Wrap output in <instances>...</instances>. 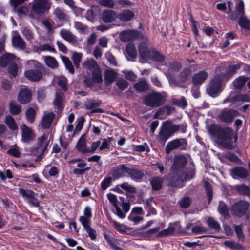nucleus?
Instances as JSON below:
<instances>
[{
    "instance_id": "f257e3e1",
    "label": "nucleus",
    "mask_w": 250,
    "mask_h": 250,
    "mask_svg": "<svg viewBox=\"0 0 250 250\" xmlns=\"http://www.w3.org/2000/svg\"><path fill=\"white\" fill-rule=\"evenodd\" d=\"M187 163L185 155H176L174 158V163L171 167V173L169 178L171 184L174 187H179L181 182L187 181L193 178L195 175L194 168L192 167L183 171L182 168Z\"/></svg>"
},
{
    "instance_id": "f03ea898",
    "label": "nucleus",
    "mask_w": 250,
    "mask_h": 250,
    "mask_svg": "<svg viewBox=\"0 0 250 250\" xmlns=\"http://www.w3.org/2000/svg\"><path fill=\"white\" fill-rule=\"evenodd\" d=\"M210 135L217 138L218 143L223 147L231 149L233 148L232 138L234 142L237 140V137L233 130L229 127H221L216 125H211L208 128Z\"/></svg>"
},
{
    "instance_id": "7ed1b4c3",
    "label": "nucleus",
    "mask_w": 250,
    "mask_h": 250,
    "mask_svg": "<svg viewBox=\"0 0 250 250\" xmlns=\"http://www.w3.org/2000/svg\"><path fill=\"white\" fill-rule=\"evenodd\" d=\"M139 52L141 57L144 60L151 59L162 65H165L166 63L165 56L158 51L150 50L146 43L142 42L139 44Z\"/></svg>"
},
{
    "instance_id": "20e7f679",
    "label": "nucleus",
    "mask_w": 250,
    "mask_h": 250,
    "mask_svg": "<svg viewBox=\"0 0 250 250\" xmlns=\"http://www.w3.org/2000/svg\"><path fill=\"white\" fill-rule=\"evenodd\" d=\"M166 98L162 94L153 92L146 96L144 98V104L151 107L161 106L165 102Z\"/></svg>"
},
{
    "instance_id": "39448f33",
    "label": "nucleus",
    "mask_w": 250,
    "mask_h": 250,
    "mask_svg": "<svg viewBox=\"0 0 250 250\" xmlns=\"http://www.w3.org/2000/svg\"><path fill=\"white\" fill-rule=\"evenodd\" d=\"M216 75L212 79L210 83L209 87L207 89L208 94L212 97H215L217 94L221 91V81L224 78L222 76V73H216Z\"/></svg>"
},
{
    "instance_id": "423d86ee",
    "label": "nucleus",
    "mask_w": 250,
    "mask_h": 250,
    "mask_svg": "<svg viewBox=\"0 0 250 250\" xmlns=\"http://www.w3.org/2000/svg\"><path fill=\"white\" fill-rule=\"evenodd\" d=\"M48 142L47 137L43 135L38 139L36 146H33L32 149V153L35 155H38L39 158H42L47 147Z\"/></svg>"
},
{
    "instance_id": "0eeeda50",
    "label": "nucleus",
    "mask_w": 250,
    "mask_h": 250,
    "mask_svg": "<svg viewBox=\"0 0 250 250\" xmlns=\"http://www.w3.org/2000/svg\"><path fill=\"white\" fill-rule=\"evenodd\" d=\"M51 4L50 0H34L32 8L35 13L42 14L49 10Z\"/></svg>"
},
{
    "instance_id": "6e6552de",
    "label": "nucleus",
    "mask_w": 250,
    "mask_h": 250,
    "mask_svg": "<svg viewBox=\"0 0 250 250\" xmlns=\"http://www.w3.org/2000/svg\"><path fill=\"white\" fill-rule=\"evenodd\" d=\"M19 193L30 206L36 207L39 206L40 201L36 198V194L33 191L20 188Z\"/></svg>"
},
{
    "instance_id": "1a4fd4ad",
    "label": "nucleus",
    "mask_w": 250,
    "mask_h": 250,
    "mask_svg": "<svg viewBox=\"0 0 250 250\" xmlns=\"http://www.w3.org/2000/svg\"><path fill=\"white\" fill-rule=\"evenodd\" d=\"M181 67L182 66L180 63L174 62L169 65V68L166 72L167 76L168 77L169 83L172 87L179 86V84L175 79L173 78L172 75H174V73L179 71Z\"/></svg>"
},
{
    "instance_id": "9d476101",
    "label": "nucleus",
    "mask_w": 250,
    "mask_h": 250,
    "mask_svg": "<svg viewBox=\"0 0 250 250\" xmlns=\"http://www.w3.org/2000/svg\"><path fill=\"white\" fill-rule=\"evenodd\" d=\"M20 128L21 129V141L24 143H29L34 140L36 135L31 128L23 124L21 125Z\"/></svg>"
},
{
    "instance_id": "9b49d317",
    "label": "nucleus",
    "mask_w": 250,
    "mask_h": 250,
    "mask_svg": "<svg viewBox=\"0 0 250 250\" xmlns=\"http://www.w3.org/2000/svg\"><path fill=\"white\" fill-rule=\"evenodd\" d=\"M241 68V63L234 64L230 65L228 68H225L224 66H219L216 70V72L222 73V76L224 79L228 78L229 77L235 72L236 70Z\"/></svg>"
},
{
    "instance_id": "f8f14e48",
    "label": "nucleus",
    "mask_w": 250,
    "mask_h": 250,
    "mask_svg": "<svg viewBox=\"0 0 250 250\" xmlns=\"http://www.w3.org/2000/svg\"><path fill=\"white\" fill-rule=\"evenodd\" d=\"M186 146V141L184 139H176L168 142L166 146V151L167 154L174 149H183Z\"/></svg>"
},
{
    "instance_id": "ddd939ff",
    "label": "nucleus",
    "mask_w": 250,
    "mask_h": 250,
    "mask_svg": "<svg viewBox=\"0 0 250 250\" xmlns=\"http://www.w3.org/2000/svg\"><path fill=\"white\" fill-rule=\"evenodd\" d=\"M248 203L244 201H240L232 207V211L233 213L237 216H242L248 208Z\"/></svg>"
},
{
    "instance_id": "4468645a",
    "label": "nucleus",
    "mask_w": 250,
    "mask_h": 250,
    "mask_svg": "<svg viewBox=\"0 0 250 250\" xmlns=\"http://www.w3.org/2000/svg\"><path fill=\"white\" fill-rule=\"evenodd\" d=\"M140 36L141 35L139 32L131 30L123 31L119 36L120 40L124 42L139 38Z\"/></svg>"
},
{
    "instance_id": "2eb2a0df",
    "label": "nucleus",
    "mask_w": 250,
    "mask_h": 250,
    "mask_svg": "<svg viewBox=\"0 0 250 250\" xmlns=\"http://www.w3.org/2000/svg\"><path fill=\"white\" fill-rule=\"evenodd\" d=\"M239 115L236 110H224L219 116L220 120L226 123L231 122Z\"/></svg>"
},
{
    "instance_id": "dca6fc26",
    "label": "nucleus",
    "mask_w": 250,
    "mask_h": 250,
    "mask_svg": "<svg viewBox=\"0 0 250 250\" xmlns=\"http://www.w3.org/2000/svg\"><path fill=\"white\" fill-rule=\"evenodd\" d=\"M118 18L115 11L111 10H105L103 11L101 19L104 23H110L114 21Z\"/></svg>"
},
{
    "instance_id": "f3484780",
    "label": "nucleus",
    "mask_w": 250,
    "mask_h": 250,
    "mask_svg": "<svg viewBox=\"0 0 250 250\" xmlns=\"http://www.w3.org/2000/svg\"><path fill=\"white\" fill-rule=\"evenodd\" d=\"M31 97V91L26 87H24L21 88L19 92L18 100L21 104H25L30 102Z\"/></svg>"
},
{
    "instance_id": "a211bd4d",
    "label": "nucleus",
    "mask_w": 250,
    "mask_h": 250,
    "mask_svg": "<svg viewBox=\"0 0 250 250\" xmlns=\"http://www.w3.org/2000/svg\"><path fill=\"white\" fill-rule=\"evenodd\" d=\"M129 168L125 165H120L112 169V174L115 179H118L123 176L125 173L128 174Z\"/></svg>"
},
{
    "instance_id": "6ab92c4d",
    "label": "nucleus",
    "mask_w": 250,
    "mask_h": 250,
    "mask_svg": "<svg viewBox=\"0 0 250 250\" xmlns=\"http://www.w3.org/2000/svg\"><path fill=\"white\" fill-rule=\"evenodd\" d=\"M107 198L109 200L110 202L115 208L116 214L118 215V216L120 218H124L125 217V215L124 213L122 212V210L118 206L116 196L112 193H109L107 194Z\"/></svg>"
},
{
    "instance_id": "aec40b11",
    "label": "nucleus",
    "mask_w": 250,
    "mask_h": 250,
    "mask_svg": "<svg viewBox=\"0 0 250 250\" xmlns=\"http://www.w3.org/2000/svg\"><path fill=\"white\" fill-rule=\"evenodd\" d=\"M230 174L233 178H245L248 175L247 169L242 167H236L231 170Z\"/></svg>"
},
{
    "instance_id": "412c9836",
    "label": "nucleus",
    "mask_w": 250,
    "mask_h": 250,
    "mask_svg": "<svg viewBox=\"0 0 250 250\" xmlns=\"http://www.w3.org/2000/svg\"><path fill=\"white\" fill-rule=\"evenodd\" d=\"M24 75L26 78L32 81H38L42 77V73L37 70H26Z\"/></svg>"
},
{
    "instance_id": "4be33fe9",
    "label": "nucleus",
    "mask_w": 250,
    "mask_h": 250,
    "mask_svg": "<svg viewBox=\"0 0 250 250\" xmlns=\"http://www.w3.org/2000/svg\"><path fill=\"white\" fill-rule=\"evenodd\" d=\"M208 76V73L205 71H199L192 77L193 84L196 85L201 84L207 78Z\"/></svg>"
},
{
    "instance_id": "5701e85b",
    "label": "nucleus",
    "mask_w": 250,
    "mask_h": 250,
    "mask_svg": "<svg viewBox=\"0 0 250 250\" xmlns=\"http://www.w3.org/2000/svg\"><path fill=\"white\" fill-rule=\"evenodd\" d=\"M13 45L20 49H24L26 48V43L23 39L19 34L15 35L12 38Z\"/></svg>"
},
{
    "instance_id": "b1692460",
    "label": "nucleus",
    "mask_w": 250,
    "mask_h": 250,
    "mask_svg": "<svg viewBox=\"0 0 250 250\" xmlns=\"http://www.w3.org/2000/svg\"><path fill=\"white\" fill-rule=\"evenodd\" d=\"M76 148L79 151L83 154L88 153L84 135H82L80 137L76 145Z\"/></svg>"
},
{
    "instance_id": "393cba45",
    "label": "nucleus",
    "mask_w": 250,
    "mask_h": 250,
    "mask_svg": "<svg viewBox=\"0 0 250 250\" xmlns=\"http://www.w3.org/2000/svg\"><path fill=\"white\" fill-rule=\"evenodd\" d=\"M83 216H81L79 218V221L82 224L85 223H90L91 218L92 216V213L91 208L87 206L83 210Z\"/></svg>"
},
{
    "instance_id": "a878e982",
    "label": "nucleus",
    "mask_w": 250,
    "mask_h": 250,
    "mask_svg": "<svg viewBox=\"0 0 250 250\" xmlns=\"http://www.w3.org/2000/svg\"><path fill=\"white\" fill-rule=\"evenodd\" d=\"M54 118V114L52 112L44 113L42 118V126L44 128L50 127Z\"/></svg>"
},
{
    "instance_id": "bb28decb",
    "label": "nucleus",
    "mask_w": 250,
    "mask_h": 250,
    "mask_svg": "<svg viewBox=\"0 0 250 250\" xmlns=\"http://www.w3.org/2000/svg\"><path fill=\"white\" fill-rule=\"evenodd\" d=\"M134 14L133 12L129 10H124L121 12L118 18H119L121 21L123 22H127L133 18Z\"/></svg>"
},
{
    "instance_id": "cd10ccee",
    "label": "nucleus",
    "mask_w": 250,
    "mask_h": 250,
    "mask_svg": "<svg viewBox=\"0 0 250 250\" xmlns=\"http://www.w3.org/2000/svg\"><path fill=\"white\" fill-rule=\"evenodd\" d=\"M117 73L112 70H107L104 73V80L106 84H111L115 79Z\"/></svg>"
},
{
    "instance_id": "c85d7f7f",
    "label": "nucleus",
    "mask_w": 250,
    "mask_h": 250,
    "mask_svg": "<svg viewBox=\"0 0 250 250\" xmlns=\"http://www.w3.org/2000/svg\"><path fill=\"white\" fill-rule=\"evenodd\" d=\"M101 104V102L98 100L87 99L85 101L84 106L86 109H92L95 107L99 106Z\"/></svg>"
},
{
    "instance_id": "c756f323",
    "label": "nucleus",
    "mask_w": 250,
    "mask_h": 250,
    "mask_svg": "<svg viewBox=\"0 0 250 250\" xmlns=\"http://www.w3.org/2000/svg\"><path fill=\"white\" fill-rule=\"evenodd\" d=\"M176 225V223L170 224L169 227L159 232L158 236L159 237H165L172 235L175 232V226Z\"/></svg>"
},
{
    "instance_id": "7c9ffc66",
    "label": "nucleus",
    "mask_w": 250,
    "mask_h": 250,
    "mask_svg": "<svg viewBox=\"0 0 250 250\" xmlns=\"http://www.w3.org/2000/svg\"><path fill=\"white\" fill-rule=\"evenodd\" d=\"M60 34L63 39L69 42H72L75 40V36L68 30L61 29L60 31Z\"/></svg>"
},
{
    "instance_id": "2f4dec72",
    "label": "nucleus",
    "mask_w": 250,
    "mask_h": 250,
    "mask_svg": "<svg viewBox=\"0 0 250 250\" xmlns=\"http://www.w3.org/2000/svg\"><path fill=\"white\" fill-rule=\"evenodd\" d=\"M83 65L84 68L88 69L91 71L99 67L96 61L92 59L86 60L83 62Z\"/></svg>"
},
{
    "instance_id": "473e14b6",
    "label": "nucleus",
    "mask_w": 250,
    "mask_h": 250,
    "mask_svg": "<svg viewBox=\"0 0 250 250\" xmlns=\"http://www.w3.org/2000/svg\"><path fill=\"white\" fill-rule=\"evenodd\" d=\"M163 182V179L156 177L152 179L150 183L153 190H159L161 188Z\"/></svg>"
},
{
    "instance_id": "72a5a7b5",
    "label": "nucleus",
    "mask_w": 250,
    "mask_h": 250,
    "mask_svg": "<svg viewBox=\"0 0 250 250\" xmlns=\"http://www.w3.org/2000/svg\"><path fill=\"white\" fill-rule=\"evenodd\" d=\"M4 122L11 130L15 131L18 129V125L14 119L11 115H8L6 116Z\"/></svg>"
},
{
    "instance_id": "f704fd0d",
    "label": "nucleus",
    "mask_w": 250,
    "mask_h": 250,
    "mask_svg": "<svg viewBox=\"0 0 250 250\" xmlns=\"http://www.w3.org/2000/svg\"><path fill=\"white\" fill-rule=\"evenodd\" d=\"M134 88L139 91H145L148 89V85L145 79H143L134 84Z\"/></svg>"
},
{
    "instance_id": "c9c22d12",
    "label": "nucleus",
    "mask_w": 250,
    "mask_h": 250,
    "mask_svg": "<svg viewBox=\"0 0 250 250\" xmlns=\"http://www.w3.org/2000/svg\"><path fill=\"white\" fill-rule=\"evenodd\" d=\"M128 174L129 175L132 179L139 180L142 179L143 174L139 170L135 169L129 168Z\"/></svg>"
},
{
    "instance_id": "e433bc0d",
    "label": "nucleus",
    "mask_w": 250,
    "mask_h": 250,
    "mask_svg": "<svg viewBox=\"0 0 250 250\" xmlns=\"http://www.w3.org/2000/svg\"><path fill=\"white\" fill-rule=\"evenodd\" d=\"M9 111L12 115H17L21 111V107L15 102H11L9 104Z\"/></svg>"
},
{
    "instance_id": "4c0bfd02",
    "label": "nucleus",
    "mask_w": 250,
    "mask_h": 250,
    "mask_svg": "<svg viewBox=\"0 0 250 250\" xmlns=\"http://www.w3.org/2000/svg\"><path fill=\"white\" fill-rule=\"evenodd\" d=\"M170 136V135L168 131L166 128V127H164L162 128L159 132L158 137L159 140L161 142L165 143Z\"/></svg>"
},
{
    "instance_id": "58836bf2",
    "label": "nucleus",
    "mask_w": 250,
    "mask_h": 250,
    "mask_svg": "<svg viewBox=\"0 0 250 250\" xmlns=\"http://www.w3.org/2000/svg\"><path fill=\"white\" fill-rule=\"evenodd\" d=\"M248 78L245 76H240L233 82V85L236 88H241L247 81Z\"/></svg>"
},
{
    "instance_id": "ea45409f",
    "label": "nucleus",
    "mask_w": 250,
    "mask_h": 250,
    "mask_svg": "<svg viewBox=\"0 0 250 250\" xmlns=\"http://www.w3.org/2000/svg\"><path fill=\"white\" fill-rule=\"evenodd\" d=\"M84 229L88 233L89 236L92 240H94L96 238V231L90 226V223L82 224Z\"/></svg>"
},
{
    "instance_id": "a19ab883",
    "label": "nucleus",
    "mask_w": 250,
    "mask_h": 250,
    "mask_svg": "<svg viewBox=\"0 0 250 250\" xmlns=\"http://www.w3.org/2000/svg\"><path fill=\"white\" fill-rule=\"evenodd\" d=\"M207 224L209 227L216 231L220 230L221 227L217 221L212 218H209L207 220Z\"/></svg>"
},
{
    "instance_id": "79ce46f5",
    "label": "nucleus",
    "mask_w": 250,
    "mask_h": 250,
    "mask_svg": "<svg viewBox=\"0 0 250 250\" xmlns=\"http://www.w3.org/2000/svg\"><path fill=\"white\" fill-rule=\"evenodd\" d=\"M15 58L13 54L7 53L1 56V66H5L9 62L13 61Z\"/></svg>"
},
{
    "instance_id": "37998d69",
    "label": "nucleus",
    "mask_w": 250,
    "mask_h": 250,
    "mask_svg": "<svg viewBox=\"0 0 250 250\" xmlns=\"http://www.w3.org/2000/svg\"><path fill=\"white\" fill-rule=\"evenodd\" d=\"M44 61L46 64L49 67L55 68L58 66V63L56 60L52 57L45 56Z\"/></svg>"
},
{
    "instance_id": "c03bdc74",
    "label": "nucleus",
    "mask_w": 250,
    "mask_h": 250,
    "mask_svg": "<svg viewBox=\"0 0 250 250\" xmlns=\"http://www.w3.org/2000/svg\"><path fill=\"white\" fill-rule=\"evenodd\" d=\"M244 4L242 0H240L239 3L236 6V13H237V16L236 17L232 16V19H235L237 17H243V15L244 12Z\"/></svg>"
},
{
    "instance_id": "a18cd8bd",
    "label": "nucleus",
    "mask_w": 250,
    "mask_h": 250,
    "mask_svg": "<svg viewBox=\"0 0 250 250\" xmlns=\"http://www.w3.org/2000/svg\"><path fill=\"white\" fill-rule=\"evenodd\" d=\"M42 24L45 27L48 34H52L53 33L54 23L50 20H44L42 21Z\"/></svg>"
},
{
    "instance_id": "49530a36",
    "label": "nucleus",
    "mask_w": 250,
    "mask_h": 250,
    "mask_svg": "<svg viewBox=\"0 0 250 250\" xmlns=\"http://www.w3.org/2000/svg\"><path fill=\"white\" fill-rule=\"evenodd\" d=\"M92 72V79L97 83H101L103 81L102 76L100 68L98 67Z\"/></svg>"
},
{
    "instance_id": "de8ad7c7",
    "label": "nucleus",
    "mask_w": 250,
    "mask_h": 250,
    "mask_svg": "<svg viewBox=\"0 0 250 250\" xmlns=\"http://www.w3.org/2000/svg\"><path fill=\"white\" fill-rule=\"evenodd\" d=\"M243 227V224H241L239 226L236 225H234V228L235 229V232L237 234V236L238 238V239L241 241H244L245 239V236L242 231Z\"/></svg>"
},
{
    "instance_id": "09e8293b",
    "label": "nucleus",
    "mask_w": 250,
    "mask_h": 250,
    "mask_svg": "<svg viewBox=\"0 0 250 250\" xmlns=\"http://www.w3.org/2000/svg\"><path fill=\"white\" fill-rule=\"evenodd\" d=\"M191 70L189 68L184 69L180 73L179 77L182 81H185L190 78Z\"/></svg>"
},
{
    "instance_id": "8fccbe9b",
    "label": "nucleus",
    "mask_w": 250,
    "mask_h": 250,
    "mask_svg": "<svg viewBox=\"0 0 250 250\" xmlns=\"http://www.w3.org/2000/svg\"><path fill=\"white\" fill-rule=\"evenodd\" d=\"M116 84L121 90L125 89L128 85V83L123 78H119L117 80Z\"/></svg>"
},
{
    "instance_id": "3c124183",
    "label": "nucleus",
    "mask_w": 250,
    "mask_h": 250,
    "mask_svg": "<svg viewBox=\"0 0 250 250\" xmlns=\"http://www.w3.org/2000/svg\"><path fill=\"white\" fill-rule=\"evenodd\" d=\"M218 210L219 213L225 217L228 214V208L223 202H219Z\"/></svg>"
},
{
    "instance_id": "603ef678",
    "label": "nucleus",
    "mask_w": 250,
    "mask_h": 250,
    "mask_svg": "<svg viewBox=\"0 0 250 250\" xmlns=\"http://www.w3.org/2000/svg\"><path fill=\"white\" fill-rule=\"evenodd\" d=\"M63 94L61 91H58L56 93V97L54 100V105L57 107H60L63 98Z\"/></svg>"
},
{
    "instance_id": "864d4df0",
    "label": "nucleus",
    "mask_w": 250,
    "mask_h": 250,
    "mask_svg": "<svg viewBox=\"0 0 250 250\" xmlns=\"http://www.w3.org/2000/svg\"><path fill=\"white\" fill-rule=\"evenodd\" d=\"M126 50L128 55L132 57L135 58L137 55V51L135 46L132 44H128L126 47Z\"/></svg>"
},
{
    "instance_id": "5fc2aeb1",
    "label": "nucleus",
    "mask_w": 250,
    "mask_h": 250,
    "mask_svg": "<svg viewBox=\"0 0 250 250\" xmlns=\"http://www.w3.org/2000/svg\"><path fill=\"white\" fill-rule=\"evenodd\" d=\"M38 50L40 51H47L50 52H56V50L53 46V45L49 44H44L43 45H40L38 47Z\"/></svg>"
},
{
    "instance_id": "6e6d98bb",
    "label": "nucleus",
    "mask_w": 250,
    "mask_h": 250,
    "mask_svg": "<svg viewBox=\"0 0 250 250\" xmlns=\"http://www.w3.org/2000/svg\"><path fill=\"white\" fill-rule=\"evenodd\" d=\"M62 60L65 64V67L67 69L70 73H74V68L72 62L69 59L66 57H62Z\"/></svg>"
},
{
    "instance_id": "4d7b16f0",
    "label": "nucleus",
    "mask_w": 250,
    "mask_h": 250,
    "mask_svg": "<svg viewBox=\"0 0 250 250\" xmlns=\"http://www.w3.org/2000/svg\"><path fill=\"white\" fill-rule=\"evenodd\" d=\"M7 153L15 157H18L20 154L19 148L16 145L12 146L7 151Z\"/></svg>"
},
{
    "instance_id": "13d9d810",
    "label": "nucleus",
    "mask_w": 250,
    "mask_h": 250,
    "mask_svg": "<svg viewBox=\"0 0 250 250\" xmlns=\"http://www.w3.org/2000/svg\"><path fill=\"white\" fill-rule=\"evenodd\" d=\"M239 24L242 28L250 29V21L245 17H240Z\"/></svg>"
},
{
    "instance_id": "bf43d9fd",
    "label": "nucleus",
    "mask_w": 250,
    "mask_h": 250,
    "mask_svg": "<svg viewBox=\"0 0 250 250\" xmlns=\"http://www.w3.org/2000/svg\"><path fill=\"white\" fill-rule=\"evenodd\" d=\"M35 115L36 112L33 108H29L26 112V119L30 123L34 122Z\"/></svg>"
},
{
    "instance_id": "052dcab7",
    "label": "nucleus",
    "mask_w": 250,
    "mask_h": 250,
    "mask_svg": "<svg viewBox=\"0 0 250 250\" xmlns=\"http://www.w3.org/2000/svg\"><path fill=\"white\" fill-rule=\"evenodd\" d=\"M224 245L230 248L232 250H238L241 246L237 243H236L234 241H226L224 242Z\"/></svg>"
},
{
    "instance_id": "680f3d73",
    "label": "nucleus",
    "mask_w": 250,
    "mask_h": 250,
    "mask_svg": "<svg viewBox=\"0 0 250 250\" xmlns=\"http://www.w3.org/2000/svg\"><path fill=\"white\" fill-rule=\"evenodd\" d=\"M113 140V138L112 137H107V138L103 139L102 143H101V145H100L99 149L103 150L104 149L108 148L109 143Z\"/></svg>"
},
{
    "instance_id": "e2e57ef3",
    "label": "nucleus",
    "mask_w": 250,
    "mask_h": 250,
    "mask_svg": "<svg viewBox=\"0 0 250 250\" xmlns=\"http://www.w3.org/2000/svg\"><path fill=\"white\" fill-rule=\"evenodd\" d=\"M125 77L131 81H134L137 78V76L131 71H123Z\"/></svg>"
},
{
    "instance_id": "0e129e2a",
    "label": "nucleus",
    "mask_w": 250,
    "mask_h": 250,
    "mask_svg": "<svg viewBox=\"0 0 250 250\" xmlns=\"http://www.w3.org/2000/svg\"><path fill=\"white\" fill-rule=\"evenodd\" d=\"M82 54L79 53H74L72 56V60L74 63L77 68H78L80 65V62L81 61Z\"/></svg>"
},
{
    "instance_id": "69168bd1",
    "label": "nucleus",
    "mask_w": 250,
    "mask_h": 250,
    "mask_svg": "<svg viewBox=\"0 0 250 250\" xmlns=\"http://www.w3.org/2000/svg\"><path fill=\"white\" fill-rule=\"evenodd\" d=\"M21 31L23 35V36L25 37V38L28 40H31L33 39L34 36L32 32L28 28L26 27H23L21 28Z\"/></svg>"
},
{
    "instance_id": "338daca9",
    "label": "nucleus",
    "mask_w": 250,
    "mask_h": 250,
    "mask_svg": "<svg viewBox=\"0 0 250 250\" xmlns=\"http://www.w3.org/2000/svg\"><path fill=\"white\" fill-rule=\"evenodd\" d=\"M59 85L62 88V89L66 91L67 90V80L65 77L59 78L58 81Z\"/></svg>"
},
{
    "instance_id": "774afa93",
    "label": "nucleus",
    "mask_w": 250,
    "mask_h": 250,
    "mask_svg": "<svg viewBox=\"0 0 250 250\" xmlns=\"http://www.w3.org/2000/svg\"><path fill=\"white\" fill-rule=\"evenodd\" d=\"M99 3L102 6L110 8H113L115 4L114 0H101Z\"/></svg>"
}]
</instances>
